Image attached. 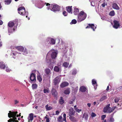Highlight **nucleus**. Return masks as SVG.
<instances>
[{"label":"nucleus","mask_w":122,"mask_h":122,"mask_svg":"<svg viewBox=\"0 0 122 122\" xmlns=\"http://www.w3.org/2000/svg\"><path fill=\"white\" fill-rule=\"evenodd\" d=\"M63 121V119H62V116H60L57 118V121L58 122H62Z\"/></svg>","instance_id":"a878e982"},{"label":"nucleus","mask_w":122,"mask_h":122,"mask_svg":"<svg viewBox=\"0 0 122 122\" xmlns=\"http://www.w3.org/2000/svg\"><path fill=\"white\" fill-rule=\"evenodd\" d=\"M18 13L20 15H27L28 13L26 11L25 8L24 7H21L18 9Z\"/></svg>","instance_id":"7ed1b4c3"},{"label":"nucleus","mask_w":122,"mask_h":122,"mask_svg":"<svg viewBox=\"0 0 122 122\" xmlns=\"http://www.w3.org/2000/svg\"><path fill=\"white\" fill-rule=\"evenodd\" d=\"M14 24L13 22H10L8 24V25L10 28H8V31L9 33H11L14 31L15 29L12 28H10L12 27L14 25Z\"/></svg>","instance_id":"39448f33"},{"label":"nucleus","mask_w":122,"mask_h":122,"mask_svg":"<svg viewBox=\"0 0 122 122\" xmlns=\"http://www.w3.org/2000/svg\"><path fill=\"white\" fill-rule=\"evenodd\" d=\"M87 105L88 106L90 107L91 106V104L90 103H88L87 104Z\"/></svg>","instance_id":"680f3d73"},{"label":"nucleus","mask_w":122,"mask_h":122,"mask_svg":"<svg viewBox=\"0 0 122 122\" xmlns=\"http://www.w3.org/2000/svg\"><path fill=\"white\" fill-rule=\"evenodd\" d=\"M69 110V111L68 113L69 116H70L74 115L75 114V111L74 110L73 108H71Z\"/></svg>","instance_id":"f8f14e48"},{"label":"nucleus","mask_w":122,"mask_h":122,"mask_svg":"<svg viewBox=\"0 0 122 122\" xmlns=\"http://www.w3.org/2000/svg\"><path fill=\"white\" fill-rule=\"evenodd\" d=\"M109 15L111 16H114L115 14L114 10H112L110 11L109 13Z\"/></svg>","instance_id":"a19ab883"},{"label":"nucleus","mask_w":122,"mask_h":122,"mask_svg":"<svg viewBox=\"0 0 122 122\" xmlns=\"http://www.w3.org/2000/svg\"><path fill=\"white\" fill-rule=\"evenodd\" d=\"M69 103L70 104H72L73 103V102L72 101H70L69 102Z\"/></svg>","instance_id":"0e129e2a"},{"label":"nucleus","mask_w":122,"mask_h":122,"mask_svg":"<svg viewBox=\"0 0 122 122\" xmlns=\"http://www.w3.org/2000/svg\"><path fill=\"white\" fill-rule=\"evenodd\" d=\"M86 88L84 86H81L79 89L80 91L82 92H85L86 91Z\"/></svg>","instance_id":"2eb2a0df"},{"label":"nucleus","mask_w":122,"mask_h":122,"mask_svg":"<svg viewBox=\"0 0 122 122\" xmlns=\"http://www.w3.org/2000/svg\"><path fill=\"white\" fill-rule=\"evenodd\" d=\"M54 97H55L56 98V99H57V92L56 91V90H55L54 89Z\"/></svg>","instance_id":"2f4dec72"},{"label":"nucleus","mask_w":122,"mask_h":122,"mask_svg":"<svg viewBox=\"0 0 122 122\" xmlns=\"http://www.w3.org/2000/svg\"><path fill=\"white\" fill-rule=\"evenodd\" d=\"M20 114H21V113H20L19 115H18V114H17V115H16V117H20V116H21Z\"/></svg>","instance_id":"338daca9"},{"label":"nucleus","mask_w":122,"mask_h":122,"mask_svg":"<svg viewBox=\"0 0 122 122\" xmlns=\"http://www.w3.org/2000/svg\"><path fill=\"white\" fill-rule=\"evenodd\" d=\"M48 105L47 104L45 106V108L47 110H49L52 109V107L51 106L48 107Z\"/></svg>","instance_id":"c756f323"},{"label":"nucleus","mask_w":122,"mask_h":122,"mask_svg":"<svg viewBox=\"0 0 122 122\" xmlns=\"http://www.w3.org/2000/svg\"><path fill=\"white\" fill-rule=\"evenodd\" d=\"M106 115H103L101 116L102 120H104V119L106 117Z\"/></svg>","instance_id":"8fccbe9b"},{"label":"nucleus","mask_w":122,"mask_h":122,"mask_svg":"<svg viewBox=\"0 0 122 122\" xmlns=\"http://www.w3.org/2000/svg\"><path fill=\"white\" fill-rule=\"evenodd\" d=\"M61 78L60 77L58 76L55 78L54 79V85H57V87H58V85L61 80Z\"/></svg>","instance_id":"0eeeda50"},{"label":"nucleus","mask_w":122,"mask_h":122,"mask_svg":"<svg viewBox=\"0 0 122 122\" xmlns=\"http://www.w3.org/2000/svg\"><path fill=\"white\" fill-rule=\"evenodd\" d=\"M47 42L48 43L53 45V39L50 38H48Z\"/></svg>","instance_id":"6ab92c4d"},{"label":"nucleus","mask_w":122,"mask_h":122,"mask_svg":"<svg viewBox=\"0 0 122 122\" xmlns=\"http://www.w3.org/2000/svg\"><path fill=\"white\" fill-rule=\"evenodd\" d=\"M69 117V119L72 122H76V119L75 117L72 116Z\"/></svg>","instance_id":"4be33fe9"},{"label":"nucleus","mask_w":122,"mask_h":122,"mask_svg":"<svg viewBox=\"0 0 122 122\" xmlns=\"http://www.w3.org/2000/svg\"><path fill=\"white\" fill-rule=\"evenodd\" d=\"M5 67V66L4 64L2 63H0V68L1 69H4Z\"/></svg>","instance_id":"58836bf2"},{"label":"nucleus","mask_w":122,"mask_h":122,"mask_svg":"<svg viewBox=\"0 0 122 122\" xmlns=\"http://www.w3.org/2000/svg\"><path fill=\"white\" fill-rule=\"evenodd\" d=\"M110 104H109L104 107L103 109V111L104 112L111 113L113 112L116 108V107H114L112 108L109 107Z\"/></svg>","instance_id":"f03ea898"},{"label":"nucleus","mask_w":122,"mask_h":122,"mask_svg":"<svg viewBox=\"0 0 122 122\" xmlns=\"http://www.w3.org/2000/svg\"><path fill=\"white\" fill-rule=\"evenodd\" d=\"M28 53L27 50L26 49H25L24 51L23 54L25 55H26Z\"/></svg>","instance_id":"a18cd8bd"},{"label":"nucleus","mask_w":122,"mask_h":122,"mask_svg":"<svg viewBox=\"0 0 122 122\" xmlns=\"http://www.w3.org/2000/svg\"><path fill=\"white\" fill-rule=\"evenodd\" d=\"M112 8L114 9L118 10L119 8L117 5L115 3H113L112 5Z\"/></svg>","instance_id":"aec40b11"},{"label":"nucleus","mask_w":122,"mask_h":122,"mask_svg":"<svg viewBox=\"0 0 122 122\" xmlns=\"http://www.w3.org/2000/svg\"><path fill=\"white\" fill-rule=\"evenodd\" d=\"M37 87V85L36 84H32V89L33 90L36 89Z\"/></svg>","instance_id":"c85d7f7f"},{"label":"nucleus","mask_w":122,"mask_h":122,"mask_svg":"<svg viewBox=\"0 0 122 122\" xmlns=\"http://www.w3.org/2000/svg\"><path fill=\"white\" fill-rule=\"evenodd\" d=\"M45 4H46V6H48L49 5H50V4H49V3H45Z\"/></svg>","instance_id":"774afa93"},{"label":"nucleus","mask_w":122,"mask_h":122,"mask_svg":"<svg viewBox=\"0 0 122 122\" xmlns=\"http://www.w3.org/2000/svg\"><path fill=\"white\" fill-rule=\"evenodd\" d=\"M107 99V97L106 96H102V97L100 99V101H103L104 100L106 99Z\"/></svg>","instance_id":"7c9ffc66"},{"label":"nucleus","mask_w":122,"mask_h":122,"mask_svg":"<svg viewBox=\"0 0 122 122\" xmlns=\"http://www.w3.org/2000/svg\"><path fill=\"white\" fill-rule=\"evenodd\" d=\"M59 112L58 111H57L56 112V115H58L59 113Z\"/></svg>","instance_id":"13d9d810"},{"label":"nucleus","mask_w":122,"mask_h":122,"mask_svg":"<svg viewBox=\"0 0 122 122\" xmlns=\"http://www.w3.org/2000/svg\"><path fill=\"white\" fill-rule=\"evenodd\" d=\"M77 23V21L75 19H73L72 20L71 22L70 23L71 24H75Z\"/></svg>","instance_id":"ea45409f"},{"label":"nucleus","mask_w":122,"mask_h":122,"mask_svg":"<svg viewBox=\"0 0 122 122\" xmlns=\"http://www.w3.org/2000/svg\"><path fill=\"white\" fill-rule=\"evenodd\" d=\"M113 23L114 25L113 26V27L114 28L117 29L120 26V25L119 23V21L115 20L113 21Z\"/></svg>","instance_id":"6e6552de"},{"label":"nucleus","mask_w":122,"mask_h":122,"mask_svg":"<svg viewBox=\"0 0 122 122\" xmlns=\"http://www.w3.org/2000/svg\"><path fill=\"white\" fill-rule=\"evenodd\" d=\"M34 114L32 113H30L28 117V122H32V121L33 119Z\"/></svg>","instance_id":"9d476101"},{"label":"nucleus","mask_w":122,"mask_h":122,"mask_svg":"<svg viewBox=\"0 0 122 122\" xmlns=\"http://www.w3.org/2000/svg\"><path fill=\"white\" fill-rule=\"evenodd\" d=\"M13 119H10L8 121V122H13V121L12 120Z\"/></svg>","instance_id":"6e6d98bb"},{"label":"nucleus","mask_w":122,"mask_h":122,"mask_svg":"<svg viewBox=\"0 0 122 122\" xmlns=\"http://www.w3.org/2000/svg\"><path fill=\"white\" fill-rule=\"evenodd\" d=\"M63 14L64 16H66L67 15L68 13L66 11H64L63 12Z\"/></svg>","instance_id":"c03bdc74"},{"label":"nucleus","mask_w":122,"mask_h":122,"mask_svg":"<svg viewBox=\"0 0 122 122\" xmlns=\"http://www.w3.org/2000/svg\"><path fill=\"white\" fill-rule=\"evenodd\" d=\"M61 7L58 5L54 4V12L58 11L60 10Z\"/></svg>","instance_id":"1a4fd4ad"},{"label":"nucleus","mask_w":122,"mask_h":122,"mask_svg":"<svg viewBox=\"0 0 122 122\" xmlns=\"http://www.w3.org/2000/svg\"><path fill=\"white\" fill-rule=\"evenodd\" d=\"M83 117L84 118L85 120L87 119L88 115L86 113H84L83 115Z\"/></svg>","instance_id":"f704fd0d"},{"label":"nucleus","mask_w":122,"mask_h":122,"mask_svg":"<svg viewBox=\"0 0 122 122\" xmlns=\"http://www.w3.org/2000/svg\"><path fill=\"white\" fill-rule=\"evenodd\" d=\"M47 8L48 10L50 9L51 10L53 11V5L52 4H51V6H50L49 7H47Z\"/></svg>","instance_id":"cd10ccee"},{"label":"nucleus","mask_w":122,"mask_h":122,"mask_svg":"<svg viewBox=\"0 0 122 122\" xmlns=\"http://www.w3.org/2000/svg\"><path fill=\"white\" fill-rule=\"evenodd\" d=\"M87 15L84 11H81L78 14V21L81 22L84 20L86 18Z\"/></svg>","instance_id":"f257e3e1"},{"label":"nucleus","mask_w":122,"mask_h":122,"mask_svg":"<svg viewBox=\"0 0 122 122\" xmlns=\"http://www.w3.org/2000/svg\"><path fill=\"white\" fill-rule=\"evenodd\" d=\"M11 1V0H5V4L8 5L10 4Z\"/></svg>","instance_id":"4c0bfd02"},{"label":"nucleus","mask_w":122,"mask_h":122,"mask_svg":"<svg viewBox=\"0 0 122 122\" xmlns=\"http://www.w3.org/2000/svg\"><path fill=\"white\" fill-rule=\"evenodd\" d=\"M102 7H104L105 6V2H104L103 4H102Z\"/></svg>","instance_id":"052dcab7"},{"label":"nucleus","mask_w":122,"mask_h":122,"mask_svg":"<svg viewBox=\"0 0 122 122\" xmlns=\"http://www.w3.org/2000/svg\"><path fill=\"white\" fill-rule=\"evenodd\" d=\"M3 22L1 20H0V25H2L3 24Z\"/></svg>","instance_id":"69168bd1"},{"label":"nucleus","mask_w":122,"mask_h":122,"mask_svg":"<svg viewBox=\"0 0 122 122\" xmlns=\"http://www.w3.org/2000/svg\"><path fill=\"white\" fill-rule=\"evenodd\" d=\"M37 79L40 82L42 80V78L41 75H39L37 76Z\"/></svg>","instance_id":"72a5a7b5"},{"label":"nucleus","mask_w":122,"mask_h":122,"mask_svg":"<svg viewBox=\"0 0 122 122\" xmlns=\"http://www.w3.org/2000/svg\"><path fill=\"white\" fill-rule=\"evenodd\" d=\"M96 115L95 113L94 112H92L91 114V116L92 117H93L96 116Z\"/></svg>","instance_id":"de8ad7c7"},{"label":"nucleus","mask_w":122,"mask_h":122,"mask_svg":"<svg viewBox=\"0 0 122 122\" xmlns=\"http://www.w3.org/2000/svg\"><path fill=\"white\" fill-rule=\"evenodd\" d=\"M92 83L93 85H94V88L96 89L97 86V83L96 81L94 79H92Z\"/></svg>","instance_id":"f3484780"},{"label":"nucleus","mask_w":122,"mask_h":122,"mask_svg":"<svg viewBox=\"0 0 122 122\" xmlns=\"http://www.w3.org/2000/svg\"><path fill=\"white\" fill-rule=\"evenodd\" d=\"M59 102L61 105H62L64 103V101L62 97H60V98L59 100Z\"/></svg>","instance_id":"a211bd4d"},{"label":"nucleus","mask_w":122,"mask_h":122,"mask_svg":"<svg viewBox=\"0 0 122 122\" xmlns=\"http://www.w3.org/2000/svg\"><path fill=\"white\" fill-rule=\"evenodd\" d=\"M119 100L118 98H115L114 100L115 102L116 103H117Z\"/></svg>","instance_id":"603ef678"},{"label":"nucleus","mask_w":122,"mask_h":122,"mask_svg":"<svg viewBox=\"0 0 122 122\" xmlns=\"http://www.w3.org/2000/svg\"><path fill=\"white\" fill-rule=\"evenodd\" d=\"M15 104H16L17 103H18L19 102L18 101H17V100H15Z\"/></svg>","instance_id":"4d7b16f0"},{"label":"nucleus","mask_w":122,"mask_h":122,"mask_svg":"<svg viewBox=\"0 0 122 122\" xmlns=\"http://www.w3.org/2000/svg\"><path fill=\"white\" fill-rule=\"evenodd\" d=\"M45 70V73L47 74H49L51 72L50 70L49 69H46Z\"/></svg>","instance_id":"e433bc0d"},{"label":"nucleus","mask_w":122,"mask_h":122,"mask_svg":"<svg viewBox=\"0 0 122 122\" xmlns=\"http://www.w3.org/2000/svg\"><path fill=\"white\" fill-rule=\"evenodd\" d=\"M43 92L44 93H48L49 92L48 90L46 89H44V90Z\"/></svg>","instance_id":"3c124183"},{"label":"nucleus","mask_w":122,"mask_h":122,"mask_svg":"<svg viewBox=\"0 0 122 122\" xmlns=\"http://www.w3.org/2000/svg\"><path fill=\"white\" fill-rule=\"evenodd\" d=\"M6 71L7 72H10V70H9L8 68H7L6 70Z\"/></svg>","instance_id":"bf43d9fd"},{"label":"nucleus","mask_w":122,"mask_h":122,"mask_svg":"<svg viewBox=\"0 0 122 122\" xmlns=\"http://www.w3.org/2000/svg\"><path fill=\"white\" fill-rule=\"evenodd\" d=\"M30 78L31 81H33L34 83H35L36 81V74L32 73L30 74Z\"/></svg>","instance_id":"423d86ee"},{"label":"nucleus","mask_w":122,"mask_h":122,"mask_svg":"<svg viewBox=\"0 0 122 122\" xmlns=\"http://www.w3.org/2000/svg\"><path fill=\"white\" fill-rule=\"evenodd\" d=\"M9 112L8 113V117L10 118L11 117H13V120H12L14 121L16 120L17 119L16 117V114L18 113L17 112H12L11 111H9Z\"/></svg>","instance_id":"20e7f679"},{"label":"nucleus","mask_w":122,"mask_h":122,"mask_svg":"<svg viewBox=\"0 0 122 122\" xmlns=\"http://www.w3.org/2000/svg\"><path fill=\"white\" fill-rule=\"evenodd\" d=\"M15 47L17 50L20 51H23L24 50V47L21 46H17Z\"/></svg>","instance_id":"dca6fc26"},{"label":"nucleus","mask_w":122,"mask_h":122,"mask_svg":"<svg viewBox=\"0 0 122 122\" xmlns=\"http://www.w3.org/2000/svg\"><path fill=\"white\" fill-rule=\"evenodd\" d=\"M47 56H46V61H47V63H51V60H50V59H49V60H48V59H47Z\"/></svg>","instance_id":"09e8293b"},{"label":"nucleus","mask_w":122,"mask_h":122,"mask_svg":"<svg viewBox=\"0 0 122 122\" xmlns=\"http://www.w3.org/2000/svg\"><path fill=\"white\" fill-rule=\"evenodd\" d=\"M70 92V89L69 88H66L64 92V93L66 95L69 94Z\"/></svg>","instance_id":"412c9836"},{"label":"nucleus","mask_w":122,"mask_h":122,"mask_svg":"<svg viewBox=\"0 0 122 122\" xmlns=\"http://www.w3.org/2000/svg\"><path fill=\"white\" fill-rule=\"evenodd\" d=\"M45 118L46 119V122H49V118L47 117H46Z\"/></svg>","instance_id":"864d4df0"},{"label":"nucleus","mask_w":122,"mask_h":122,"mask_svg":"<svg viewBox=\"0 0 122 122\" xmlns=\"http://www.w3.org/2000/svg\"><path fill=\"white\" fill-rule=\"evenodd\" d=\"M72 6H68L66 7V9L67 12L69 13H71L72 14Z\"/></svg>","instance_id":"4468645a"},{"label":"nucleus","mask_w":122,"mask_h":122,"mask_svg":"<svg viewBox=\"0 0 122 122\" xmlns=\"http://www.w3.org/2000/svg\"><path fill=\"white\" fill-rule=\"evenodd\" d=\"M52 53L51 54V57L53 59V52L52 51Z\"/></svg>","instance_id":"5fc2aeb1"},{"label":"nucleus","mask_w":122,"mask_h":122,"mask_svg":"<svg viewBox=\"0 0 122 122\" xmlns=\"http://www.w3.org/2000/svg\"><path fill=\"white\" fill-rule=\"evenodd\" d=\"M58 52L57 50H54V59L56 58L58 53Z\"/></svg>","instance_id":"393cba45"},{"label":"nucleus","mask_w":122,"mask_h":122,"mask_svg":"<svg viewBox=\"0 0 122 122\" xmlns=\"http://www.w3.org/2000/svg\"><path fill=\"white\" fill-rule=\"evenodd\" d=\"M109 90V86H108L107 87L106 90L107 91H108Z\"/></svg>","instance_id":"e2e57ef3"},{"label":"nucleus","mask_w":122,"mask_h":122,"mask_svg":"<svg viewBox=\"0 0 122 122\" xmlns=\"http://www.w3.org/2000/svg\"><path fill=\"white\" fill-rule=\"evenodd\" d=\"M75 110L76 112L78 113L80 112L81 111V109H78V108H76L75 109Z\"/></svg>","instance_id":"37998d69"},{"label":"nucleus","mask_w":122,"mask_h":122,"mask_svg":"<svg viewBox=\"0 0 122 122\" xmlns=\"http://www.w3.org/2000/svg\"><path fill=\"white\" fill-rule=\"evenodd\" d=\"M69 64L68 63L65 62L63 63V66L65 68H67L68 67Z\"/></svg>","instance_id":"bb28decb"},{"label":"nucleus","mask_w":122,"mask_h":122,"mask_svg":"<svg viewBox=\"0 0 122 122\" xmlns=\"http://www.w3.org/2000/svg\"><path fill=\"white\" fill-rule=\"evenodd\" d=\"M59 71V68L57 66H55L54 68V71L58 72Z\"/></svg>","instance_id":"c9c22d12"},{"label":"nucleus","mask_w":122,"mask_h":122,"mask_svg":"<svg viewBox=\"0 0 122 122\" xmlns=\"http://www.w3.org/2000/svg\"><path fill=\"white\" fill-rule=\"evenodd\" d=\"M79 10L77 8H74V13L75 15H78L79 13Z\"/></svg>","instance_id":"b1692460"},{"label":"nucleus","mask_w":122,"mask_h":122,"mask_svg":"<svg viewBox=\"0 0 122 122\" xmlns=\"http://www.w3.org/2000/svg\"><path fill=\"white\" fill-rule=\"evenodd\" d=\"M88 25H87L86 27V29L89 28H91L94 31H95V29L96 28V27H95L94 25L92 24H88Z\"/></svg>","instance_id":"9b49d317"},{"label":"nucleus","mask_w":122,"mask_h":122,"mask_svg":"<svg viewBox=\"0 0 122 122\" xmlns=\"http://www.w3.org/2000/svg\"><path fill=\"white\" fill-rule=\"evenodd\" d=\"M63 120L65 122H66V114L65 113H64L63 114Z\"/></svg>","instance_id":"79ce46f5"},{"label":"nucleus","mask_w":122,"mask_h":122,"mask_svg":"<svg viewBox=\"0 0 122 122\" xmlns=\"http://www.w3.org/2000/svg\"><path fill=\"white\" fill-rule=\"evenodd\" d=\"M17 54V53H13L12 56H13V57L14 58H16V55Z\"/></svg>","instance_id":"49530a36"},{"label":"nucleus","mask_w":122,"mask_h":122,"mask_svg":"<svg viewBox=\"0 0 122 122\" xmlns=\"http://www.w3.org/2000/svg\"><path fill=\"white\" fill-rule=\"evenodd\" d=\"M77 73V71L76 69H73L72 70V75H76Z\"/></svg>","instance_id":"473e14b6"},{"label":"nucleus","mask_w":122,"mask_h":122,"mask_svg":"<svg viewBox=\"0 0 122 122\" xmlns=\"http://www.w3.org/2000/svg\"><path fill=\"white\" fill-rule=\"evenodd\" d=\"M112 116L110 117L109 119L107 121V122H114L115 121L114 118L113 117V114H112Z\"/></svg>","instance_id":"5701e85b"},{"label":"nucleus","mask_w":122,"mask_h":122,"mask_svg":"<svg viewBox=\"0 0 122 122\" xmlns=\"http://www.w3.org/2000/svg\"><path fill=\"white\" fill-rule=\"evenodd\" d=\"M69 85L68 82L66 81H64L62 82L60 85V87L62 88H63L68 86Z\"/></svg>","instance_id":"ddd939ff"}]
</instances>
